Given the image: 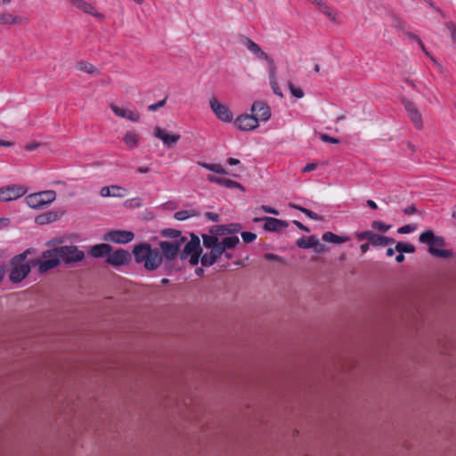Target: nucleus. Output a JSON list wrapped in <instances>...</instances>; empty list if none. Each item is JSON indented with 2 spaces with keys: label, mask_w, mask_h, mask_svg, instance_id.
<instances>
[{
  "label": "nucleus",
  "mask_w": 456,
  "mask_h": 456,
  "mask_svg": "<svg viewBox=\"0 0 456 456\" xmlns=\"http://www.w3.org/2000/svg\"><path fill=\"white\" fill-rule=\"evenodd\" d=\"M395 250L399 253H413L415 252V246L408 242L399 241L395 245Z\"/></svg>",
  "instance_id": "30"
},
{
  "label": "nucleus",
  "mask_w": 456,
  "mask_h": 456,
  "mask_svg": "<svg viewBox=\"0 0 456 456\" xmlns=\"http://www.w3.org/2000/svg\"><path fill=\"white\" fill-rule=\"evenodd\" d=\"M77 67L79 70L89 74L94 73L95 70V68L93 64L85 61L79 62Z\"/></svg>",
  "instance_id": "38"
},
{
  "label": "nucleus",
  "mask_w": 456,
  "mask_h": 456,
  "mask_svg": "<svg viewBox=\"0 0 456 456\" xmlns=\"http://www.w3.org/2000/svg\"><path fill=\"white\" fill-rule=\"evenodd\" d=\"M234 126L241 131H252L258 126V122L255 116L241 114L235 118Z\"/></svg>",
  "instance_id": "15"
},
{
  "label": "nucleus",
  "mask_w": 456,
  "mask_h": 456,
  "mask_svg": "<svg viewBox=\"0 0 456 456\" xmlns=\"http://www.w3.org/2000/svg\"><path fill=\"white\" fill-rule=\"evenodd\" d=\"M241 42L245 47L256 58L264 60L269 63L271 68V77H273V73H275V66L273 61L268 56V54L264 52L262 48L249 37H243L241 38Z\"/></svg>",
  "instance_id": "9"
},
{
  "label": "nucleus",
  "mask_w": 456,
  "mask_h": 456,
  "mask_svg": "<svg viewBox=\"0 0 456 456\" xmlns=\"http://www.w3.org/2000/svg\"><path fill=\"white\" fill-rule=\"evenodd\" d=\"M210 232L216 237L218 235H225V234H227L226 224L216 225L210 230Z\"/></svg>",
  "instance_id": "41"
},
{
  "label": "nucleus",
  "mask_w": 456,
  "mask_h": 456,
  "mask_svg": "<svg viewBox=\"0 0 456 456\" xmlns=\"http://www.w3.org/2000/svg\"><path fill=\"white\" fill-rule=\"evenodd\" d=\"M112 251V248L110 245L106 243L97 244L92 247L90 250V254L94 257H104L109 256L110 253Z\"/></svg>",
  "instance_id": "22"
},
{
  "label": "nucleus",
  "mask_w": 456,
  "mask_h": 456,
  "mask_svg": "<svg viewBox=\"0 0 456 456\" xmlns=\"http://www.w3.org/2000/svg\"><path fill=\"white\" fill-rule=\"evenodd\" d=\"M403 104L415 127L421 129L423 127L422 116L415 104L407 99L403 100Z\"/></svg>",
  "instance_id": "17"
},
{
  "label": "nucleus",
  "mask_w": 456,
  "mask_h": 456,
  "mask_svg": "<svg viewBox=\"0 0 456 456\" xmlns=\"http://www.w3.org/2000/svg\"><path fill=\"white\" fill-rule=\"evenodd\" d=\"M130 260V253L125 249L120 248L112 253L110 252L106 261L108 264L113 266H120L128 264Z\"/></svg>",
  "instance_id": "18"
},
{
  "label": "nucleus",
  "mask_w": 456,
  "mask_h": 456,
  "mask_svg": "<svg viewBox=\"0 0 456 456\" xmlns=\"http://www.w3.org/2000/svg\"><path fill=\"white\" fill-rule=\"evenodd\" d=\"M166 102L167 100L166 99H163L161 101H159L158 102L156 103H153V104H151L149 107H148V110H151V111H156L157 110H159V108L163 107L165 104H166Z\"/></svg>",
  "instance_id": "50"
},
{
  "label": "nucleus",
  "mask_w": 456,
  "mask_h": 456,
  "mask_svg": "<svg viewBox=\"0 0 456 456\" xmlns=\"http://www.w3.org/2000/svg\"><path fill=\"white\" fill-rule=\"evenodd\" d=\"M301 212L304 213L305 215H306L312 220H316V221L322 220V216L320 215H318L315 212H313L312 210H310L308 208H304V209H301Z\"/></svg>",
  "instance_id": "47"
},
{
  "label": "nucleus",
  "mask_w": 456,
  "mask_h": 456,
  "mask_svg": "<svg viewBox=\"0 0 456 456\" xmlns=\"http://www.w3.org/2000/svg\"><path fill=\"white\" fill-rule=\"evenodd\" d=\"M161 235L166 238L173 239L172 241H177L179 239H183L185 243L187 240V238L182 235L181 231L175 229H164L161 232Z\"/></svg>",
  "instance_id": "25"
},
{
  "label": "nucleus",
  "mask_w": 456,
  "mask_h": 456,
  "mask_svg": "<svg viewBox=\"0 0 456 456\" xmlns=\"http://www.w3.org/2000/svg\"><path fill=\"white\" fill-rule=\"evenodd\" d=\"M209 107L220 121L230 123L233 119V114L229 107L221 103L216 97L209 99Z\"/></svg>",
  "instance_id": "10"
},
{
  "label": "nucleus",
  "mask_w": 456,
  "mask_h": 456,
  "mask_svg": "<svg viewBox=\"0 0 456 456\" xmlns=\"http://www.w3.org/2000/svg\"><path fill=\"white\" fill-rule=\"evenodd\" d=\"M110 109L118 117L128 119L132 122H137L140 119V114L136 110H126L114 104L110 105Z\"/></svg>",
  "instance_id": "21"
},
{
  "label": "nucleus",
  "mask_w": 456,
  "mask_h": 456,
  "mask_svg": "<svg viewBox=\"0 0 456 456\" xmlns=\"http://www.w3.org/2000/svg\"><path fill=\"white\" fill-rule=\"evenodd\" d=\"M27 192V188L19 184H10L0 188V201L8 202L21 198Z\"/></svg>",
  "instance_id": "11"
},
{
  "label": "nucleus",
  "mask_w": 456,
  "mask_h": 456,
  "mask_svg": "<svg viewBox=\"0 0 456 456\" xmlns=\"http://www.w3.org/2000/svg\"><path fill=\"white\" fill-rule=\"evenodd\" d=\"M16 16L11 13H2L0 15V25H11L16 22Z\"/></svg>",
  "instance_id": "35"
},
{
  "label": "nucleus",
  "mask_w": 456,
  "mask_h": 456,
  "mask_svg": "<svg viewBox=\"0 0 456 456\" xmlns=\"http://www.w3.org/2000/svg\"><path fill=\"white\" fill-rule=\"evenodd\" d=\"M134 261L142 264L147 271H155L162 265V256L159 248H151L149 243L135 245L133 249Z\"/></svg>",
  "instance_id": "1"
},
{
  "label": "nucleus",
  "mask_w": 456,
  "mask_h": 456,
  "mask_svg": "<svg viewBox=\"0 0 456 456\" xmlns=\"http://www.w3.org/2000/svg\"><path fill=\"white\" fill-rule=\"evenodd\" d=\"M227 163L231 166H236V165H239L240 163V161L238 159L229 158L227 159Z\"/></svg>",
  "instance_id": "62"
},
{
  "label": "nucleus",
  "mask_w": 456,
  "mask_h": 456,
  "mask_svg": "<svg viewBox=\"0 0 456 456\" xmlns=\"http://www.w3.org/2000/svg\"><path fill=\"white\" fill-rule=\"evenodd\" d=\"M371 227L380 232H386L391 228V225L386 224L380 221H373L371 223Z\"/></svg>",
  "instance_id": "40"
},
{
  "label": "nucleus",
  "mask_w": 456,
  "mask_h": 456,
  "mask_svg": "<svg viewBox=\"0 0 456 456\" xmlns=\"http://www.w3.org/2000/svg\"><path fill=\"white\" fill-rule=\"evenodd\" d=\"M134 238V232L125 230H114L107 232L104 236V240L107 241L126 244L132 241Z\"/></svg>",
  "instance_id": "12"
},
{
  "label": "nucleus",
  "mask_w": 456,
  "mask_h": 456,
  "mask_svg": "<svg viewBox=\"0 0 456 456\" xmlns=\"http://www.w3.org/2000/svg\"><path fill=\"white\" fill-rule=\"evenodd\" d=\"M265 221L264 228L268 232H281L284 228L288 226V223L286 221L277 219L274 217H254V223H260Z\"/></svg>",
  "instance_id": "14"
},
{
  "label": "nucleus",
  "mask_w": 456,
  "mask_h": 456,
  "mask_svg": "<svg viewBox=\"0 0 456 456\" xmlns=\"http://www.w3.org/2000/svg\"><path fill=\"white\" fill-rule=\"evenodd\" d=\"M367 206L372 209H377L378 208V206L377 204L371 200H368L367 202H366Z\"/></svg>",
  "instance_id": "64"
},
{
  "label": "nucleus",
  "mask_w": 456,
  "mask_h": 456,
  "mask_svg": "<svg viewBox=\"0 0 456 456\" xmlns=\"http://www.w3.org/2000/svg\"><path fill=\"white\" fill-rule=\"evenodd\" d=\"M241 238L245 243H250L256 239V234L251 232H241Z\"/></svg>",
  "instance_id": "43"
},
{
  "label": "nucleus",
  "mask_w": 456,
  "mask_h": 456,
  "mask_svg": "<svg viewBox=\"0 0 456 456\" xmlns=\"http://www.w3.org/2000/svg\"><path fill=\"white\" fill-rule=\"evenodd\" d=\"M153 134L156 138L161 140L163 144L167 147H172L180 139L179 134H168L165 129L159 126L154 128Z\"/></svg>",
  "instance_id": "19"
},
{
  "label": "nucleus",
  "mask_w": 456,
  "mask_h": 456,
  "mask_svg": "<svg viewBox=\"0 0 456 456\" xmlns=\"http://www.w3.org/2000/svg\"><path fill=\"white\" fill-rule=\"evenodd\" d=\"M220 180H221V177H217V176H215L213 175H208V181H209L210 183H214L219 184Z\"/></svg>",
  "instance_id": "59"
},
{
  "label": "nucleus",
  "mask_w": 456,
  "mask_h": 456,
  "mask_svg": "<svg viewBox=\"0 0 456 456\" xmlns=\"http://www.w3.org/2000/svg\"><path fill=\"white\" fill-rule=\"evenodd\" d=\"M42 256V260H31V263L34 266H38V272L41 273H45L61 264V258L56 248L45 251Z\"/></svg>",
  "instance_id": "6"
},
{
  "label": "nucleus",
  "mask_w": 456,
  "mask_h": 456,
  "mask_svg": "<svg viewBox=\"0 0 456 456\" xmlns=\"http://www.w3.org/2000/svg\"><path fill=\"white\" fill-rule=\"evenodd\" d=\"M419 240L420 243H424L428 246V253L432 256L442 258H449L452 256V250L436 248L445 246V240L442 236H436L432 230H427L420 233Z\"/></svg>",
  "instance_id": "2"
},
{
  "label": "nucleus",
  "mask_w": 456,
  "mask_h": 456,
  "mask_svg": "<svg viewBox=\"0 0 456 456\" xmlns=\"http://www.w3.org/2000/svg\"><path fill=\"white\" fill-rule=\"evenodd\" d=\"M252 116H255L256 121L265 122L271 118V110L270 107L263 102L256 101L253 102L251 106Z\"/></svg>",
  "instance_id": "16"
},
{
  "label": "nucleus",
  "mask_w": 456,
  "mask_h": 456,
  "mask_svg": "<svg viewBox=\"0 0 456 456\" xmlns=\"http://www.w3.org/2000/svg\"><path fill=\"white\" fill-rule=\"evenodd\" d=\"M354 236L358 241H362L366 240L370 242V244H371L374 247L387 246L395 243V240L393 238L375 233L372 231H363L355 232Z\"/></svg>",
  "instance_id": "8"
},
{
  "label": "nucleus",
  "mask_w": 456,
  "mask_h": 456,
  "mask_svg": "<svg viewBox=\"0 0 456 456\" xmlns=\"http://www.w3.org/2000/svg\"><path fill=\"white\" fill-rule=\"evenodd\" d=\"M216 260L217 259L213 255H211L210 252L205 253L200 257V263L203 266H211L216 262Z\"/></svg>",
  "instance_id": "34"
},
{
  "label": "nucleus",
  "mask_w": 456,
  "mask_h": 456,
  "mask_svg": "<svg viewBox=\"0 0 456 456\" xmlns=\"http://www.w3.org/2000/svg\"><path fill=\"white\" fill-rule=\"evenodd\" d=\"M269 75H270V84H271V86H272V89H273V93L276 95H279V96L281 97L282 96V93L280 90L277 82L275 81L274 76L273 77H271V69H269Z\"/></svg>",
  "instance_id": "42"
},
{
  "label": "nucleus",
  "mask_w": 456,
  "mask_h": 456,
  "mask_svg": "<svg viewBox=\"0 0 456 456\" xmlns=\"http://www.w3.org/2000/svg\"><path fill=\"white\" fill-rule=\"evenodd\" d=\"M319 11L323 13L327 18H329L330 20H336V12L334 10L329 6L324 1L322 3V4L317 7Z\"/></svg>",
  "instance_id": "29"
},
{
  "label": "nucleus",
  "mask_w": 456,
  "mask_h": 456,
  "mask_svg": "<svg viewBox=\"0 0 456 456\" xmlns=\"http://www.w3.org/2000/svg\"><path fill=\"white\" fill-rule=\"evenodd\" d=\"M111 197L124 198L127 195V190L118 185H110Z\"/></svg>",
  "instance_id": "33"
},
{
  "label": "nucleus",
  "mask_w": 456,
  "mask_h": 456,
  "mask_svg": "<svg viewBox=\"0 0 456 456\" xmlns=\"http://www.w3.org/2000/svg\"><path fill=\"white\" fill-rule=\"evenodd\" d=\"M55 220V216L53 213H47L45 215H40L36 218V222L39 224H45L51 223Z\"/></svg>",
  "instance_id": "36"
},
{
  "label": "nucleus",
  "mask_w": 456,
  "mask_h": 456,
  "mask_svg": "<svg viewBox=\"0 0 456 456\" xmlns=\"http://www.w3.org/2000/svg\"><path fill=\"white\" fill-rule=\"evenodd\" d=\"M56 248L61 260L62 259L66 264H75L85 258V252L79 250L77 246L65 245Z\"/></svg>",
  "instance_id": "7"
},
{
  "label": "nucleus",
  "mask_w": 456,
  "mask_h": 456,
  "mask_svg": "<svg viewBox=\"0 0 456 456\" xmlns=\"http://www.w3.org/2000/svg\"><path fill=\"white\" fill-rule=\"evenodd\" d=\"M203 240V245L207 248H213L219 244L218 238L215 236L213 233L212 235L204 234L202 235Z\"/></svg>",
  "instance_id": "31"
},
{
  "label": "nucleus",
  "mask_w": 456,
  "mask_h": 456,
  "mask_svg": "<svg viewBox=\"0 0 456 456\" xmlns=\"http://www.w3.org/2000/svg\"><path fill=\"white\" fill-rule=\"evenodd\" d=\"M417 229L416 225L413 224H405L398 228L397 232L401 234L411 233Z\"/></svg>",
  "instance_id": "45"
},
{
  "label": "nucleus",
  "mask_w": 456,
  "mask_h": 456,
  "mask_svg": "<svg viewBox=\"0 0 456 456\" xmlns=\"http://www.w3.org/2000/svg\"><path fill=\"white\" fill-rule=\"evenodd\" d=\"M289 88L293 96L296 98H302L304 92L300 88H297L292 83H289Z\"/></svg>",
  "instance_id": "44"
},
{
  "label": "nucleus",
  "mask_w": 456,
  "mask_h": 456,
  "mask_svg": "<svg viewBox=\"0 0 456 456\" xmlns=\"http://www.w3.org/2000/svg\"><path fill=\"white\" fill-rule=\"evenodd\" d=\"M184 244L183 239L177 241L163 240L159 243V249L162 256V264L169 270L170 263L174 261L180 254V248Z\"/></svg>",
  "instance_id": "4"
},
{
  "label": "nucleus",
  "mask_w": 456,
  "mask_h": 456,
  "mask_svg": "<svg viewBox=\"0 0 456 456\" xmlns=\"http://www.w3.org/2000/svg\"><path fill=\"white\" fill-rule=\"evenodd\" d=\"M446 27L451 32L452 42L456 45V25L452 22H447Z\"/></svg>",
  "instance_id": "48"
},
{
  "label": "nucleus",
  "mask_w": 456,
  "mask_h": 456,
  "mask_svg": "<svg viewBox=\"0 0 456 456\" xmlns=\"http://www.w3.org/2000/svg\"><path fill=\"white\" fill-rule=\"evenodd\" d=\"M317 167V164L315 163H308L305 165V167L303 168V172L304 173H308V172H312L314 170H315Z\"/></svg>",
  "instance_id": "57"
},
{
  "label": "nucleus",
  "mask_w": 456,
  "mask_h": 456,
  "mask_svg": "<svg viewBox=\"0 0 456 456\" xmlns=\"http://www.w3.org/2000/svg\"><path fill=\"white\" fill-rule=\"evenodd\" d=\"M259 209L263 210L265 213L273 214V215H275V216H278L280 214L278 209L273 208L269 207V206H266V205H262L259 208ZM256 210H258V208Z\"/></svg>",
  "instance_id": "49"
},
{
  "label": "nucleus",
  "mask_w": 456,
  "mask_h": 456,
  "mask_svg": "<svg viewBox=\"0 0 456 456\" xmlns=\"http://www.w3.org/2000/svg\"><path fill=\"white\" fill-rule=\"evenodd\" d=\"M322 240L334 244L345 243L350 240L348 236H339L331 232H326L322 235Z\"/></svg>",
  "instance_id": "23"
},
{
  "label": "nucleus",
  "mask_w": 456,
  "mask_h": 456,
  "mask_svg": "<svg viewBox=\"0 0 456 456\" xmlns=\"http://www.w3.org/2000/svg\"><path fill=\"white\" fill-rule=\"evenodd\" d=\"M293 224H294L297 228H299L300 230L305 231V232H309V229H308L306 226H305L302 223H300L299 221L294 220V221H293Z\"/></svg>",
  "instance_id": "60"
},
{
  "label": "nucleus",
  "mask_w": 456,
  "mask_h": 456,
  "mask_svg": "<svg viewBox=\"0 0 456 456\" xmlns=\"http://www.w3.org/2000/svg\"><path fill=\"white\" fill-rule=\"evenodd\" d=\"M28 254V251H24L12 258L11 265H12V269L9 274L12 282H20L28 275L31 267L34 266L31 261H26Z\"/></svg>",
  "instance_id": "3"
},
{
  "label": "nucleus",
  "mask_w": 456,
  "mask_h": 456,
  "mask_svg": "<svg viewBox=\"0 0 456 456\" xmlns=\"http://www.w3.org/2000/svg\"><path fill=\"white\" fill-rule=\"evenodd\" d=\"M198 165L216 174H227L225 169L220 164H211L207 162H198Z\"/></svg>",
  "instance_id": "28"
},
{
  "label": "nucleus",
  "mask_w": 456,
  "mask_h": 456,
  "mask_svg": "<svg viewBox=\"0 0 456 456\" xmlns=\"http://www.w3.org/2000/svg\"><path fill=\"white\" fill-rule=\"evenodd\" d=\"M403 212L407 216H411L417 212V208L414 205H411L403 208Z\"/></svg>",
  "instance_id": "55"
},
{
  "label": "nucleus",
  "mask_w": 456,
  "mask_h": 456,
  "mask_svg": "<svg viewBox=\"0 0 456 456\" xmlns=\"http://www.w3.org/2000/svg\"><path fill=\"white\" fill-rule=\"evenodd\" d=\"M265 259L269 260V261H279V262L281 261V257L280 256L274 255L273 253H266L265 255Z\"/></svg>",
  "instance_id": "54"
},
{
  "label": "nucleus",
  "mask_w": 456,
  "mask_h": 456,
  "mask_svg": "<svg viewBox=\"0 0 456 456\" xmlns=\"http://www.w3.org/2000/svg\"><path fill=\"white\" fill-rule=\"evenodd\" d=\"M200 254L201 253H197V254H193V255H190L189 256V263L192 266H195L199 264V261H200Z\"/></svg>",
  "instance_id": "52"
},
{
  "label": "nucleus",
  "mask_w": 456,
  "mask_h": 456,
  "mask_svg": "<svg viewBox=\"0 0 456 456\" xmlns=\"http://www.w3.org/2000/svg\"><path fill=\"white\" fill-rule=\"evenodd\" d=\"M123 141L128 147L134 148L137 146L139 137L136 133L128 131L125 134Z\"/></svg>",
  "instance_id": "27"
},
{
  "label": "nucleus",
  "mask_w": 456,
  "mask_h": 456,
  "mask_svg": "<svg viewBox=\"0 0 456 456\" xmlns=\"http://www.w3.org/2000/svg\"><path fill=\"white\" fill-rule=\"evenodd\" d=\"M394 26H395L396 28H399V29H401V30H404L405 26H406V23H405L403 20H400V19H396V20H395V24H394Z\"/></svg>",
  "instance_id": "58"
},
{
  "label": "nucleus",
  "mask_w": 456,
  "mask_h": 456,
  "mask_svg": "<svg viewBox=\"0 0 456 456\" xmlns=\"http://www.w3.org/2000/svg\"><path fill=\"white\" fill-rule=\"evenodd\" d=\"M205 216L208 219H209L213 222H218L220 219L219 215H217L216 213H212V212H207V213H205Z\"/></svg>",
  "instance_id": "56"
},
{
  "label": "nucleus",
  "mask_w": 456,
  "mask_h": 456,
  "mask_svg": "<svg viewBox=\"0 0 456 456\" xmlns=\"http://www.w3.org/2000/svg\"><path fill=\"white\" fill-rule=\"evenodd\" d=\"M360 249L362 254H365L370 249V242L363 243L360 246Z\"/></svg>",
  "instance_id": "61"
},
{
  "label": "nucleus",
  "mask_w": 456,
  "mask_h": 456,
  "mask_svg": "<svg viewBox=\"0 0 456 456\" xmlns=\"http://www.w3.org/2000/svg\"><path fill=\"white\" fill-rule=\"evenodd\" d=\"M210 253L213 255L216 259H218L224 252V248H221L220 244H217L216 246L210 248Z\"/></svg>",
  "instance_id": "46"
},
{
  "label": "nucleus",
  "mask_w": 456,
  "mask_h": 456,
  "mask_svg": "<svg viewBox=\"0 0 456 456\" xmlns=\"http://www.w3.org/2000/svg\"><path fill=\"white\" fill-rule=\"evenodd\" d=\"M241 229H242V226L240 224L232 223V224H226L227 234H236L239 232H240Z\"/></svg>",
  "instance_id": "39"
},
{
  "label": "nucleus",
  "mask_w": 456,
  "mask_h": 456,
  "mask_svg": "<svg viewBox=\"0 0 456 456\" xmlns=\"http://www.w3.org/2000/svg\"><path fill=\"white\" fill-rule=\"evenodd\" d=\"M100 195L103 198L111 197L110 186H104L100 191Z\"/></svg>",
  "instance_id": "53"
},
{
  "label": "nucleus",
  "mask_w": 456,
  "mask_h": 456,
  "mask_svg": "<svg viewBox=\"0 0 456 456\" xmlns=\"http://www.w3.org/2000/svg\"><path fill=\"white\" fill-rule=\"evenodd\" d=\"M70 4L85 13L98 19H103L104 15L96 11L95 7L85 0H69Z\"/></svg>",
  "instance_id": "20"
},
{
  "label": "nucleus",
  "mask_w": 456,
  "mask_h": 456,
  "mask_svg": "<svg viewBox=\"0 0 456 456\" xmlns=\"http://www.w3.org/2000/svg\"><path fill=\"white\" fill-rule=\"evenodd\" d=\"M56 199V192L52 190L31 193L25 198L27 205L31 208H41Z\"/></svg>",
  "instance_id": "5"
},
{
  "label": "nucleus",
  "mask_w": 456,
  "mask_h": 456,
  "mask_svg": "<svg viewBox=\"0 0 456 456\" xmlns=\"http://www.w3.org/2000/svg\"><path fill=\"white\" fill-rule=\"evenodd\" d=\"M197 211L195 210H181L175 213V218L178 221H183L190 217L197 216Z\"/></svg>",
  "instance_id": "32"
},
{
  "label": "nucleus",
  "mask_w": 456,
  "mask_h": 456,
  "mask_svg": "<svg viewBox=\"0 0 456 456\" xmlns=\"http://www.w3.org/2000/svg\"><path fill=\"white\" fill-rule=\"evenodd\" d=\"M418 44H419V45L420 46V48H421V50L423 51V53H424L425 54H427L428 56H429V53H428V52L426 50L425 45H424V44H423V42H422V40H421L420 38H418Z\"/></svg>",
  "instance_id": "63"
},
{
  "label": "nucleus",
  "mask_w": 456,
  "mask_h": 456,
  "mask_svg": "<svg viewBox=\"0 0 456 456\" xmlns=\"http://www.w3.org/2000/svg\"><path fill=\"white\" fill-rule=\"evenodd\" d=\"M239 243L240 240L237 236L224 237L221 241H219L221 248H224V252H225L226 249L234 248Z\"/></svg>",
  "instance_id": "26"
},
{
  "label": "nucleus",
  "mask_w": 456,
  "mask_h": 456,
  "mask_svg": "<svg viewBox=\"0 0 456 456\" xmlns=\"http://www.w3.org/2000/svg\"><path fill=\"white\" fill-rule=\"evenodd\" d=\"M219 185H222V186L226 187V188L243 189L242 185L240 183L235 182V181L231 180V179L222 178V177H221Z\"/></svg>",
  "instance_id": "37"
},
{
  "label": "nucleus",
  "mask_w": 456,
  "mask_h": 456,
  "mask_svg": "<svg viewBox=\"0 0 456 456\" xmlns=\"http://www.w3.org/2000/svg\"><path fill=\"white\" fill-rule=\"evenodd\" d=\"M297 245L300 248H312L319 245V240L315 236H310L308 238L302 237L297 240Z\"/></svg>",
  "instance_id": "24"
},
{
  "label": "nucleus",
  "mask_w": 456,
  "mask_h": 456,
  "mask_svg": "<svg viewBox=\"0 0 456 456\" xmlns=\"http://www.w3.org/2000/svg\"><path fill=\"white\" fill-rule=\"evenodd\" d=\"M321 139L322 142H330V143H338L339 142L338 139L330 136L329 134H322L321 135Z\"/></svg>",
  "instance_id": "51"
},
{
  "label": "nucleus",
  "mask_w": 456,
  "mask_h": 456,
  "mask_svg": "<svg viewBox=\"0 0 456 456\" xmlns=\"http://www.w3.org/2000/svg\"><path fill=\"white\" fill-rule=\"evenodd\" d=\"M201 251L200 238L191 233V240L185 243L183 248L180 251L179 257L181 260H185L190 255L201 253Z\"/></svg>",
  "instance_id": "13"
}]
</instances>
